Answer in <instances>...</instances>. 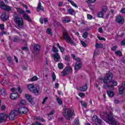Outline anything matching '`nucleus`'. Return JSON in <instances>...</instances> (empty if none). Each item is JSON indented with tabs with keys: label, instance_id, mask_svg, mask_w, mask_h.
I'll return each instance as SVG.
<instances>
[{
	"label": "nucleus",
	"instance_id": "obj_1",
	"mask_svg": "<svg viewBox=\"0 0 125 125\" xmlns=\"http://www.w3.org/2000/svg\"><path fill=\"white\" fill-rule=\"evenodd\" d=\"M103 119L106 123L109 125H119V123H118L117 120L113 117V113H112V112L105 113L104 115Z\"/></svg>",
	"mask_w": 125,
	"mask_h": 125
},
{
	"label": "nucleus",
	"instance_id": "obj_2",
	"mask_svg": "<svg viewBox=\"0 0 125 125\" xmlns=\"http://www.w3.org/2000/svg\"><path fill=\"white\" fill-rule=\"evenodd\" d=\"M14 21L16 24V28L17 29H23L24 27V21L23 19L20 17H15Z\"/></svg>",
	"mask_w": 125,
	"mask_h": 125
},
{
	"label": "nucleus",
	"instance_id": "obj_3",
	"mask_svg": "<svg viewBox=\"0 0 125 125\" xmlns=\"http://www.w3.org/2000/svg\"><path fill=\"white\" fill-rule=\"evenodd\" d=\"M63 39L66 41L67 43H70V44H72V45H74V46H76V42L73 41L71 36L68 34L67 31H65L63 34Z\"/></svg>",
	"mask_w": 125,
	"mask_h": 125
},
{
	"label": "nucleus",
	"instance_id": "obj_4",
	"mask_svg": "<svg viewBox=\"0 0 125 125\" xmlns=\"http://www.w3.org/2000/svg\"><path fill=\"white\" fill-rule=\"evenodd\" d=\"M113 80V74L108 72L103 79V83L104 84H109Z\"/></svg>",
	"mask_w": 125,
	"mask_h": 125
},
{
	"label": "nucleus",
	"instance_id": "obj_5",
	"mask_svg": "<svg viewBox=\"0 0 125 125\" xmlns=\"http://www.w3.org/2000/svg\"><path fill=\"white\" fill-rule=\"evenodd\" d=\"M69 65V63H68V66H66L61 72V76L62 77H65V76H67V75H69V74L73 72V68Z\"/></svg>",
	"mask_w": 125,
	"mask_h": 125
},
{
	"label": "nucleus",
	"instance_id": "obj_6",
	"mask_svg": "<svg viewBox=\"0 0 125 125\" xmlns=\"http://www.w3.org/2000/svg\"><path fill=\"white\" fill-rule=\"evenodd\" d=\"M74 112L73 111L66 108L63 113V116L66 118V120H70L71 118H72V116H73Z\"/></svg>",
	"mask_w": 125,
	"mask_h": 125
},
{
	"label": "nucleus",
	"instance_id": "obj_7",
	"mask_svg": "<svg viewBox=\"0 0 125 125\" xmlns=\"http://www.w3.org/2000/svg\"><path fill=\"white\" fill-rule=\"evenodd\" d=\"M17 10L19 13H20V14H22L23 18L24 19H25V20H26V21H29V22H32V20L30 18V17L26 15V13H25V11L23 10V9L18 8Z\"/></svg>",
	"mask_w": 125,
	"mask_h": 125
},
{
	"label": "nucleus",
	"instance_id": "obj_8",
	"mask_svg": "<svg viewBox=\"0 0 125 125\" xmlns=\"http://www.w3.org/2000/svg\"><path fill=\"white\" fill-rule=\"evenodd\" d=\"M0 7L3 10H7V11H11V7L5 5L3 1L0 0Z\"/></svg>",
	"mask_w": 125,
	"mask_h": 125
},
{
	"label": "nucleus",
	"instance_id": "obj_9",
	"mask_svg": "<svg viewBox=\"0 0 125 125\" xmlns=\"http://www.w3.org/2000/svg\"><path fill=\"white\" fill-rule=\"evenodd\" d=\"M75 60H76L77 62L76 63L74 67L75 69L79 70L82 68V62H81V59L79 58H76Z\"/></svg>",
	"mask_w": 125,
	"mask_h": 125
},
{
	"label": "nucleus",
	"instance_id": "obj_10",
	"mask_svg": "<svg viewBox=\"0 0 125 125\" xmlns=\"http://www.w3.org/2000/svg\"><path fill=\"white\" fill-rule=\"evenodd\" d=\"M18 112L21 115L23 114H27V113H28V109L26 107H20L19 108Z\"/></svg>",
	"mask_w": 125,
	"mask_h": 125
},
{
	"label": "nucleus",
	"instance_id": "obj_11",
	"mask_svg": "<svg viewBox=\"0 0 125 125\" xmlns=\"http://www.w3.org/2000/svg\"><path fill=\"white\" fill-rule=\"evenodd\" d=\"M32 92H33V93H35L37 95H39V93H40V86L35 84L34 87H33V89L32 91Z\"/></svg>",
	"mask_w": 125,
	"mask_h": 125
},
{
	"label": "nucleus",
	"instance_id": "obj_12",
	"mask_svg": "<svg viewBox=\"0 0 125 125\" xmlns=\"http://www.w3.org/2000/svg\"><path fill=\"white\" fill-rule=\"evenodd\" d=\"M8 116L5 113H1L0 114V123H2V122H4L6 121V119H7Z\"/></svg>",
	"mask_w": 125,
	"mask_h": 125
},
{
	"label": "nucleus",
	"instance_id": "obj_13",
	"mask_svg": "<svg viewBox=\"0 0 125 125\" xmlns=\"http://www.w3.org/2000/svg\"><path fill=\"white\" fill-rule=\"evenodd\" d=\"M53 59L55 62H59L60 61V55L58 53H56L52 55Z\"/></svg>",
	"mask_w": 125,
	"mask_h": 125
},
{
	"label": "nucleus",
	"instance_id": "obj_14",
	"mask_svg": "<svg viewBox=\"0 0 125 125\" xmlns=\"http://www.w3.org/2000/svg\"><path fill=\"white\" fill-rule=\"evenodd\" d=\"M62 22L64 24L66 23H69V22H71V17L69 16H65L62 18Z\"/></svg>",
	"mask_w": 125,
	"mask_h": 125
},
{
	"label": "nucleus",
	"instance_id": "obj_15",
	"mask_svg": "<svg viewBox=\"0 0 125 125\" xmlns=\"http://www.w3.org/2000/svg\"><path fill=\"white\" fill-rule=\"evenodd\" d=\"M10 97L12 100H16L19 97V95L17 93H12L11 94Z\"/></svg>",
	"mask_w": 125,
	"mask_h": 125
},
{
	"label": "nucleus",
	"instance_id": "obj_16",
	"mask_svg": "<svg viewBox=\"0 0 125 125\" xmlns=\"http://www.w3.org/2000/svg\"><path fill=\"white\" fill-rule=\"evenodd\" d=\"M8 18V15L7 14L6 12L3 13L2 15L1 16V20H2V21H6V20H7Z\"/></svg>",
	"mask_w": 125,
	"mask_h": 125
},
{
	"label": "nucleus",
	"instance_id": "obj_17",
	"mask_svg": "<svg viewBox=\"0 0 125 125\" xmlns=\"http://www.w3.org/2000/svg\"><path fill=\"white\" fill-rule=\"evenodd\" d=\"M116 21L118 22V23H119V24H123L125 20L122 16H119L118 17H116Z\"/></svg>",
	"mask_w": 125,
	"mask_h": 125
},
{
	"label": "nucleus",
	"instance_id": "obj_18",
	"mask_svg": "<svg viewBox=\"0 0 125 125\" xmlns=\"http://www.w3.org/2000/svg\"><path fill=\"white\" fill-rule=\"evenodd\" d=\"M25 97L26 99H27L29 101V102L31 103V104H32V105H34L35 104V102H34V101H33V99L31 98V95H30V94H26L25 95Z\"/></svg>",
	"mask_w": 125,
	"mask_h": 125
},
{
	"label": "nucleus",
	"instance_id": "obj_19",
	"mask_svg": "<svg viewBox=\"0 0 125 125\" xmlns=\"http://www.w3.org/2000/svg\"><path fill=\"white\" fill-rule=\"evenodd\" d=\"M16 113V111L13 110L10 113V115L9 116V118L10 120H11L12 121L13 120H14V118H15V113Z\"/></svg>",
	"mask_w": 125,
	"mask_h": 125
},
{
	"label": "nucleus",
	"instance_id": "obj_20",
	"mask_svg": "<svg viewBox=\"0 0 125 125\" xmlns=\"http://www.w3.org/2000/svg\"><path fill=\"white\" fill-rule=\"evenodd\" d=\"M41 10H42V11L44 12L43 7L42 6V3L39 2L37 7V11L39 12V11H41Z\"/></svg>",
	"mask_w": 125,
	"mask_h": 125
},
{
	"label": "nucleus",
	"instance_id": "obj_21",
	"mask_svg": "<svg viewBox=\"0 0 125 125\" xmlns=\"http://www.w3.org/2000/svg\"><path fill=\"white\" fill-rule=\"evenodd\" d=\"M35 84H33V83L27 84V86L28 90H29V91H32Z\"/></svg>",
	"mask_w": 125,
	"mask_h": 125
},
{
	"label": "nucleus",
	"instance_id": "obj_22",
	"mask_svg": "<svg viewBox=\"0 0 125 125\" xmlns=\"http://www.w3.org/2000/svg\"><path fill=\"white\" fill-rule=\"evenodd\" d=\"M67 11L70 15H75L76 14V12L72 8L67 9Z\"/></svg>",
	"mask_w": 125,
	"mask_h": 125
},
{
	"label": "nucleus",
	"instance_id": "obj_23",
	"mask_svg": "<svg viewBox=\"0 0 125 125\" xmlns=\"http://www.w3.org/2000/svg\"><path fill=\"white\" fill-rule=\"evenodd\" d=\"M55 113V111L54 110H52L50 112V113L48 114V116L49 118V120H52L53 119H54V117L53 116L51 117V115H53Z\"/></svg>",
	"mask_w": 125,
	"mask_h": 125
},
{
	"label": "nucleus",
	"instance_id": "obj_24",
	"mask_svg": "<svg viewBox=\"0 0 125 125\" xmlns=\"http://www.w3.org/2000/svg\"><path fill=\"white\" fill-rule=\"evenodd\" d=\"M34 47L35 51H40L41 50V46L38 44H35Z\"/></svg>",
	"mask_w": 125,
	"mask_h": 125
},
{
	"label": "nucleus",
	"instance_id": "obj_25",
	"mask_svg": "<svg viewBox=\"0 0 125 125\" xmlns=\"http://www.w3.org/2000/svg\"><path fill=\"white\" fill-rule=\"evenodd\" d=\"M107 95L109 96V97H113V96H114L115 93H114L113 91H110V90H108L107 91Z\"/></svg>",
	"mask_w": 125,
	"mask_h": 125
},
{
	"label": "nucleus",
	"instance_id": "obj_26",
	"mask_svg": "<svg viewBox=\"0 0 125 125\" xmlns=\"http://www.w3.org/2000/svg\"><path fill=\"white\" fill-rule=\"evenodd\" d=\"M103 88L106 89V88H109V89H113V85H110V84H107L106 85H103Z\"/></svg>",
	"mask_w": 125,
	"mask_h": 125
},
{
	"label": "nucleus",
	"instance_id": "obj_27",
	"mask_svg": "<svg viewBox=\"0 0 125 125\" xmlns=\"http://www.w3.org/2000/svg\"><path fill=\"white\" fill-rule=\"evenodd\" d=\"M87 89V84H85L83 86L80 87V90L81 91H85Z\"/></svg>",
	"mask_w": 125,
	"mask_h": 125
},
{
	"label": "nucleus",
	"instance_id": "obj_28",
	"mask_svg": "<svg viewBox=\"0 0 125 125\" xmlns=\"http://www.w3.org/2000/svg\"><path fill=\"white\" fill-rule=\"evenodd\" d=\"M0 93L1 95L3 96H5V95H6V92L5 91V89H4V88L2 87L0 89Z\"/></svg>",
	"mask_w": 125,
	"mask_h": 125
},
{
	"label": "nucleus",
	"instance_id": "obj_29",
	"mask_svg": "<svg viewBox=\"0 0 125 125\" xmlns=\"http://www.w3.org/2000/svg\"><path fill=\"white\" fill-rule=\"evenodd\" d=\"M12 41L13 42H19L20 41L19 37L18 36L14 37L12 39Z\"/></svg>",
	"mask_w": 125,
	"mask_h": 125
},
{
	"label": "nucleus",
	"instance_id": "obj_30",
	"mask_svg": "<svg viewBox=\"0 0 125 125\" xmlns=\"http://www.w3.org/2000/svg\"><path fill=\"white\" fill-rule=\"evenodd\" d=\"M57 46L59 48L61 52H64V51H65V49L62 46H60L59 43H57Z\"/></svg>",
	"mask_w": 125,
	"mask_h": 125
},
{
	"label": "nucleus",
	"instance_id": "obj_31",
	"mask_svg": "<svg viewBox=\"0 0 125 125\" xmlns=\"http://www.w3.org/2000/svg\"><path fill=\"white\" fill-rule=\"evenodd\" d=\"M125 89L123 87V86L120 87L119 89V94L121 95L124 93V91H125Z\"/></svg>",
	"mask_w": 125,
	"mask_h": 125
},
{
	"label": "nucleus",
	"instance_id": "obj_32",
	"mask_svg": "<svg viewBox=\"0 0 125 125\" xmlns=\"http://www.w3.org/2000/svg\"><path fill=\"white\" fill-rule=\"evenodd\" d=\"M110 83H111L110 85H113V87H114V86H116V85H117L118 82L115 80H111Z\"/></svg>",
	"mask_w": 125,
	"mask_h": 125
},
{
	"label": "nucleus",
	"instance_id": "obj_33",
	"mask_svg": "<svg viewBox=\"0 0 125 125\" xmlns=\"http://www.w3.org/2000/svg\"><path fill=\"white\" fill-rule=\"evenodd\" d=\"M68 1L69 2H70L71 4H72L73 6H74V7H78V5H77V4H76V3L73 2L72 0H68Z\"/></svg>",
	"mask_w": 125,
	"mask_h": 125
},
{
	"label": "nucleus",
	"instance_id": "obj_34",
	"mask_svg": "<svg viewBox=\"0 0 125 125\" xmlns=\"http://www.w3.org/2000/svg\"><path fill=\"white\" fill-rule=\"evenodd\" d=\"M104 16V13H103V12H100L98 13V17L99 18H103Z\"/></svg>",
	"mask_w": 125,
	"mask_h": 125
},
{
	"label": "nucleus",
	"instance_id": "obj_35",
	"mask_svg": "<svg viewBox=\"0 0 125 125\" xmlns=\"http://www.w3.org/2000/svg\"><path fill=\"white\" fill-rule=\"evenodd\" d=\"M52 50H53V52H55V53H57V52H58V51H59V50H58V48H57V47H56L54 46H53Z\"/></svg>",
	"mask_w": 125,
	"mask_h": 125
},
{
	"label": "nucleus",
	"instance_id": "obj_36",
	"mask_svg": "<svg viewBox=\"0 0 125 125\" xmlns=\"http://www.w3.org/2000/svg\"><path fill=\"white\" fill-rule=\"evenodd\" d=\"M115 53L117 56H122V52L120 50L116 51Z\"/></svg>",
	"mask_w": 125,
	"mask_h": 125
},
{
	"label": "nucleus",
	"instance_id": "obj_37",
	"mask_svg": "<svg viewBox=\"0 0 125 125\" xmlns=\"http://www.w3.org/2000/svg\"><path fill=\"white\" fill-rule=\"evenodd\" d=\"M58 67L59 69H60V70L63 69V68L64 67L63 66V63H62L61 62L58 63Z\"/></svg>",
	"mask_w": 125,
	"mask_h": 125
},
{
	"label": "nucleus",
	"instance_id": "obj_38",
	"mask_svg": "<svg viewBox=\"0 0 125 125\" xmlns=\"http://www.w3.org/2000/svg\"><path fill=\"white\" fill-rule=\"evenodd\" d=\"M57 101L59 105H62V103H63V102L62 101V100H61V99H60L59 98H57Z\"/></svg>",
	"mask_w": 125,
	"mask_h": 125
},
{
	"label": "nucleus",
	"instance_id": "obj_39",
	"mask_svg": "<svg viewBox=\"0 0 125 125\" xmlns=\"http://www.w3.org/2000/svg\"><path fill=\"white\" fill-rule=\"evenodd\" d=\"M35 81H38V77L34 76L30 79V82H35Z\"/></svg>",
	"mask_w": 125,
	"mask_h": 125
},
{
	"label": "nucleus",
	"instance_id": "obj_40",
	"mask_svg": "<svg viewBox=\"0 0 125 125\" xmlns=\"http://www.w3.org/2000/svg\"><path fill=\"white\" fill-rule=\"evenodd\" d=\"M95 121L96 122H97L98 125H101V124H102V120H101V119H99V118H96L95 119Z\"/></svg>",
	"mask_w": 125,
	"mask_h": 125
},
{
	"label": "nucleus",
	"instance_id": "obj_41",
	"mask_svg": "<svg viewBox=\"0 0 125 125\" xmlns=\"http://www.w3.org/2000/svg\"><path fill=\"white\" fill-rule=\"evenodd\" d=\"M64 59L67 62H70V60H71V58L69 56H65L64 57Z\"/></svg>",
	"mask_w": 125,
	"mask_h": 125
},
{
	"label": "nucleus",
	"instance_id": "obj_42",
	"mask_svg": "<svg viewBox=\"0 0 125 125\" xmlns=\"http://www.w3.org/2000/svg\"><path fill=\"white\" fill-rule=\"evenodd\" d=\"M87 36H88V33H87V32H85L83 34V39H86Z\"/></svg>",
	"mask_w": 125,
	"mask_h": 125
},
{
	"label": "nucleus",
	"instance_id": "obj_43",
	"mask_svg": "<svg viewBox=\"0 0 125 125\" xmlns=\"http://www.w3.org/2000/svg\"><path fill=\"white\" fill-rule=\"evenodd\" d=\"M79 124H80V121H79L78 119H75L73 123L74 125H79Z\"/></svg>",
	"mask_w": 125,
	"mask_h": 125
},
{
	"label": "nucleus",
	"instance_id": "obj_44",
	"mask_svg": "<svg viewBox=\"0 0 125 125\" xmlns=\"http://www.w3.org/2000/svg\"><path fill=\"white\" fill-rule=\"evenodd\" d=\"M107 10H108V7L104 6H103L102 8V11L103 12H106L107 11Z\"/></svg>",
	"mask_w": 125,
	"mask_h": 125
},
{
	"label": "nucleus",
	"instance_id": "obj_45",
	"mask_svg": "<svg viewBox=\"0 0 125 125\" xmlns=\"http://www.w3.org/2000/svg\"><path fill=\"white\" fill-rule=\"evenodd\" d=\"M52 78L53 82H55V80H56V75H55V73H53L52 74Z\"/></svg>",
	"mask_w": 125,
	"mask_h": 125
},
{
	"label": "nucleus",
	"instance_id": "obj_46",
	"mask_svg": "<svg viewBox=\"0 0 125 125\" xmlns=\"http://www.w3.org/2000/svg\"><path fill=\"white\" fill-rule=\"evenodd\" d=\"M96 47H97V48H99L100 47H103V44H99V43H97L95 45Z\"/></svg>",
	"mask_w": 125,
	"mask_h": 125
},
{
	"label": "nucleus",
	"instance_id": "obj_47",
	"mask_svg": "<svg viewBox=\"0 0 125 125\" xmlns=\"http://www.w3.org/2000/svg\"><path fill=\"white\" fill-rule=\"evenodd\" d=\"M96 1V0H88L86 2L89 4V3H93L94 2H95Z\"/></svg>",
	"mask_w": 125,
	"mask_h": 125
},
{
	"label": "nucleus",
	"instance_id": "obj_48",
	"mask_svg": "<svg viewBox=\"0 0 125 125\" xmlns=\"http://www.w3.org/2000/svg\"><path fill=\"white\" fill-rule=\"evenodd\" d=\"M81 44H82L83 46V47H86V43H85V42L83 41H81Z\"/></svg>",
	"mask_w": 125,
	"mask_h": 125
},
{
	"label": "nucleus",
	"instance_id": "obj_49",
	"mask_svg": "<svg viewBox=\"0 0 125 125\" xmlns=\"http://www.w3.org/2000/svg\"><path fill=\"white\" fill-rule=\"evenodd\" d=\"M81 103V105L82 106H83V107H86V106H87V105H86V104L82 101H80Z\"/></svg>",
	"mask_w": 125,
	"mask_h": 125
},
{
	"label": "nucleus",
	"instance_id": "obj_50",
	"mask_svg": "<svg viewBox=\"0 0 125 125\" xmlns=\"http://www.w3.org/2000/svg\"><path fill=\"white\" fill-rule=\"evenodd\" d=\"M21 104H22V105H26V104H27V103L26 102V101L25 100H22L21 101Z\"/></svg>",
	"mask_w": 125,
	"mask_h": 125
},
{
	"label": "nucleus",
	"instance_id": "obj_51",
	"mask_svg": "<svg viewBox=\"0 0 125 125\" xmlns=\"http://www.w3.org/2000/svg\"><path fill=\"white\" fill-rule=\"evenodd\" d=\"M46 32H47V34H49V35H52V32H51V29L48 28Z\"/></svg>",
	"mask_w": 125,
	"mask_h": 125
},
{
	"label": "nucleus",
	"instance_id": "obj_52",
	"mask_svg": "<svg viewBox=\"0 0 125 125\" xmlns=\"http://www.w3.org/2000/svg\"><path fill=\"white\" fill-rule=\"evenodd\" d=\"M87 19H88L89 20L92 19L93 17H92V16H91V15L87 14Z\"/></svg>",
	"mask_w": 125,
	"mask_h": 125
},
{
	"label": "nucleus",
	"instance_id": "obj_53",
	"mask_svg": "<svg viewBox=\"0 0 125 125\" xmlns=\"http://www.w3.org/2000/svg\"><path fill=\"white\" fill-rule=\"evenodd\" d=\"M48 98H47V97H46L43 100L42 102V104H45V102H46V100H47Z\"/></svg>",
	"mask_w": 125,
	"mask_h": 125
},
{
	"label": "nucleus",
	"instance_id": "obj_54",
	"mask_svg": "<svg viewBox=\"0 0 125 125\" xmlns=\"http://www.w3.org/2000/svg\"><path fill=\"white\" fill-rule=\"evenodd\" d=\"M117 46H114L111 48V50L112 51H116V49H117Z\"/></svg>",
	"mask_w": 125,
	"mask_h": 125
},
{
	"label": "nucleus",
	"instance_id": "obj_55",
	"mask_svg": "<svg viewBox=\"0 0 125 125\" xmlns=\"http://www.w3.org/2000/svg\"><path fill=\"white\" fill-rule=\"evenodd\" d=\"M0 29L2 30H4V25L0 24Z\"/></svg>",
	"mask_w": 125,
	"mask_h": 125
},
{
	"label": "nucleus",
	"instance_id": "obj_56",
	"mask_svg": "<svg viewBox=\"0 0 125 125\" xmlns=\"http://www.w3.org/2000/svg\"><path fill=\"white\" fill-rule=\"evenodd\" d=\"M0 83H1L2 85H3L4 83H6V82L4 80H2V81H0Z\"/></svg>",
	"mask_w": 125,
	"mask_h": 125
},
{
	"label": "nucleus",
	"instance_id": "obj_57",
	"mask_svg": "<svg viewBox=\"0 0 125 125\" xmlns=\"http://www.w3.org/2000/svg\"><path fill=\"white\" fill-rule=\"evenodd\" d=\"M114 103H115V104H119V103H120V101H119V100L115 99L114 100Z\"/></svg>",
	"mask_w": 125,
	"mask_h": 125
},
{
	"label": "nucleus",
	"instance_id": "obj_58",
	"mask_svg": "<svg viewBox=\"0 0 125 125\" xmlns=\"http://www.w3.org/2000/svg\"><path fill=\"white\" fill-rule=\"evenodd\" d=\"M49 62V61L48 60V58H45V64H46V65H48Z\"/></svg>",
	"mask_w": 125,
	"mask_h": 125
},
{
	"label": "nucleus",
	"instance_id": "obj_59",
	"mask_svg": "<svg viewBox=\"0 0 125 125\" xmlns=\"http://www.w3.org/2000/svg\"><path fill=\"white\" fill-rule=\"evenodd\" d=\"M59 87V83H55V88H58Z\"/></svg>",
	"mask_w": 125,
	"mask_h": 125
},
{
	"label": "nucleus",
	"instance_id": "obj_60",
	"mask_svg": "<svg viewBox=\"0 0 125 125\" xmlns=\"http://www.w3.org/2000/svg\"><path fill=\"white\" fill-rule=\"evenodd\" d=\"M1 109L2 111H4V110H5V106L2 105V106L1 107Z\"/></svg>",
	"mask_w": 125,
	"mask_h": 125
},
{
	"label": "nucleus",
	"instance_id": "obj_61",
	"mask_svg": "<svg viewBox=\"0 0 125 125\" xmlns=\"http://www.w3.org/2000/svg\"><path fill=\"white\" fill-rule=\"evenodd\" d=\"M14 57L16 63H18V59L17 58V57H16V56H14Z\"/></svg>",
	"mask_w": 125,
	"mask_h": 125
},
{
	"label": "nucleus",
	"instance_id": "obj_62",
	"mask_svg": "<svg viewBox=\"0 0 125 125\" xmlns=\"http://www.w3.org/2000/svg\"><path fill=\"white\" fill-rule=\"evenodd\" d=\"M79 95V96H80V97H83V96H84V94L81 93H80Z\"/></svg>",
	"mask_w": 125,
	"mask_h": 125
},
{
	"label": "nucleus",
	"instance_id": "obj_63",
	"mask_svg": "<svg viewBox=\"0 0 125 125\" xmlns=\"http://www.w3.org/2000/svg\"><path fill=\"white\" fill-rule=\"evenodd\" d=\"M7 60H8V61H9V62H10L11 61V57H7Z\"/></svg>",
	"mask_w": 125,
	"mask_h": 125
},
{
	"label": "nucleus",
	"instance_id": "obj_64",
	"mask_svg": "<svg viewBox=\"0 0 125 125\" xmlns=\"http://www.w3.org/2000/svg\"><path fill=\"white\" fill-rule=\"evenodd\" d=\"M123 87H124L125 89V82H123L122 84V86Z\"/></svg>",
	"mask_w": 125,
	"mask_h": 125
}]
</instances>
